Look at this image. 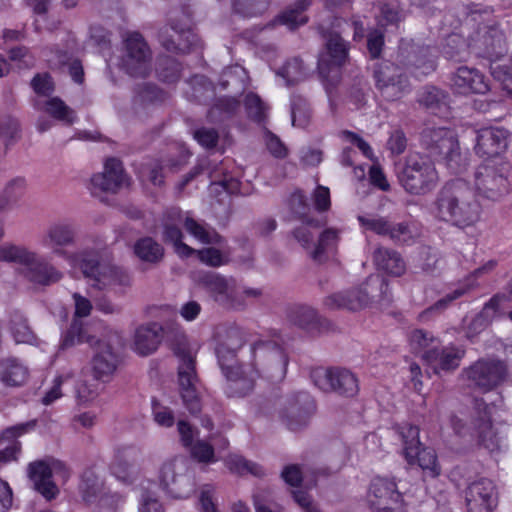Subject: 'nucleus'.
I'll use <instances>...</instances> for the list:
<instances>
[{"mask_svg":"<svg viewBox=\"0 0 512 512\" xmlns=\"http://www.w3.org/2000/svg\"><path fill=\"white\" fill-rule=\"evenodd\" d=\"M433 206L437 218L461 229L473 226L480 219L481 206L462 179L445 183L437 192Z\"/></svg>","mask_w":512,"mask_h":512,"instance_id":"1","label":"nucleus"},{"mask_svg":"<svg viewBox=\"0 0 512 512\" xmlns=\"http://www.w3.org/2000/svg\"><path fill=\"white\" fill-rule=\"evenodd\" d=\"M87 342L94 349L92 368L97 379H103L112 375L119 363V355L115 345L119 342L117 334H111L107 338L95 339L87 335L83 323L76 319L70 325L60 344L61 349H66L78 343Z\"/></svg>","mask_w":512,"mask_h":512,"instance_id":"2","label":"nucleus"},{"mask_svg":"<svg viewBox=\"0 0 512 512\" xmlns=\"http://www.w3.org/2000/svg\"><path fill=\"white\" fill-rule=\"evenodd\" d=\"M0 261L14 262L25 266L24 275L32 283L49 286L57 283L63 274L49 261L24 246L5 244L0 246Z\"/></svg>","mask_w":512,"mask_h":512,"instance_id":"3","label":"nucleus"},{"mask_svg":"<svg viewBox=\"0 0 512 512\" xmlns=\"http://www.w3.org/2000/svg\"><path fill=\"white\" fill-rule=\"evenodd\" d=\"M512 166L502 159H488L474 173L478 194L491 201H499L509 192Z\"/></svg>","mask_w":512,"mask_h":512,"instance_id":"4","label":"nucleus"},{"mask_svg":"<svg viewBox=\"0 0 512 512\" xmlns=\"http://www.w3.org/2000/svg\"><path fill=\"white\" fill-rule=\"evenodd\" d=\"M398 180L406 192L424 195L433 190L438 182L434 164L420 155H410L397 172Z\"/></svg>","mask_w":512,"mask_h":512,"instance_id":"5","label":"nucleus"},{"mask_svg":"<svg viewBox=\"0 0 512 512\" xmlns=\"http://www.w3.org/2000/svg\"><path fill=\"white\" fill-rule=\"evenodd\" d=\"M252 367L260 377L278 382L285 378L289 362L285 349L274 340H260L252 346Z\"/></svg>","mask_w":512,"mask_h":512,"instance_id":"6","label":"nucleus"},{"mask_svg":"<svg viewBox=\"0 0 512 512\" xmlns=\"http://www.w3.org/2000/svg\"><path fill=\"white\" fill-rule=\"evenodd\" d=\"M468 386L483 393L490 392L509 381L507 364L499 359H479L461 372Z\"/></svg>","mask_w":512,"mask_h":512,"instance_id":"7","label":"nucleus"},{"mask_svg":"<svg viewBox=\"0 0 512 512\" xmlns=\"http://www.w3.org/2000/svg\"><path fill=\"white\" fill-rule=\"evenodd\" d=\"M179 358L178 388L182 402L193 415L201 411L200 379L196 372V361L192 354L182 346L175 348Z\"/></svg>","mask_w":512,"mask_h":512,"instance_id":"8","label":"nucleus"},{"mask_svg":"<svg viewBox=\"0 0 512 512\" xmlns=\"http://www.w3.org/2000/svg\"><path fill=\"white\" fill-rule=\"evenodd\" d=\"M198 284L220 307L227 310H244L247 302L237 287L236 280L216 272H202L198 275Z\"/></svg>","mask_w":512,"mask_h":512,"instance_id":"9","label":"nucleus"},{"mask_svg":"<svg viewBox=\"0 0 512 512\" xmlns=\"http://www.w3.org/2000/svg\"><path fill=\"white\" fill-rule=\"evenodd\" d=\"M384 280L378 275H370L359 287L338 292L327 296L324 305L328 309H347L358 311L366 308L375 297L374 293L381 291Z\"/></svg>","mask_w":512,"mask_h":512,"instance_id":"10","label":"nucleus"},{"mask_svg":"<svg viewBox=\"0 0 512 512\" xmlns=\"http://www.w3.org/2000/svg\"><path fill=\"white\" fill-rule=\"evenodd\" d=\"M372 77L381 97L387 101L401 99L410 91V83L402 68L390 61L374 64Z\"/></svg>","mask_w":512,"mask_h":512,"instance_id":"11","label":"nucleus"},{"mask_svg":"<svg viewBox=\"0 0 512 512\" xmlns=\"http://www.w3.org/2000/svg\"><path fill=\"white\" fill-rule=\"evenodd\" d=\"M311 377L314 384L325 393L352 398L359 392L357 376L346 368L320 367L312 371Z\"/></svg>","mask_w":512,"mask_h":512,"instance_id":"12","label":"nucleus"},{"mask_svg":"<svg viewBox=\"0 0 512 512\" xmlns=\"http://www.w3.org/2000/svg\"><path fill=\"white\" fill-rule=\"evenodd\" d=\"M78 241L77 224L71 220H58L50 223L40 236V245L59 258L67 259L68 248L75 247Z\"/></svg>","mask_w":512,"mask_h":512,"instance_id":"13","label":"nucleus"},{"mask_svg":"<svg viewBox=\"0 0 512 512\" xmlns=\"http://www.w3.org/2000/svg\"><path fill=\"white\" fill-rule=\"evenodd\" d=\"M160 482L163 489L176 499L189 497L195 486L188 462L184 458L164 463L160 471Z\"/></svg>","mask_w":512,"mask_h":512,"instance_id":"14","label":"nucleus"},{"mask_svg":"<svg viewBox=\"0 0 512 512\" xmlns=\"http://www.w3.org/2000/svg\"><path fill=\"white\" fill-rule=\"evenodd\" d=\"M157 37L160 45L172 53L187 54L202 48L198 35L187 24L172 19L159 29Z\"/></svg>","mask_w":512,"mask_h":512,"instance_id":"15","label":"nucleus"},{"mask_svg":"<svg viewBox=\"0 0 512 512\" xmlns=\"http://www.w3.org/2000/svg\"><path fill=\"white\" fill-rule=\"evenodd\" d=\"M152 53L138 32L128 34L125 39L124 53L121 66L127 74L133 77H146L151 70Z\"/></svg>","mask_w":512,"mask_h":512,"instance_id":"16","label":"nucleus"},{"mask_svg":"<svg viewBox=\"0 0 512 512\" xmlns=\"http://www.w3.org/2000/svg\"><path fill=\"white\" fill-rule=\"evenodd\" d=\"M348 57V48L344 39L337 33H331L326 41V52L318 59L320 76L332 87L341 78L340 68Z\"/></svg>","mask_w":512,"mask_h":512,"instance_id":"17","label":"nucleus"},{"mask_svg":"<svg viewBox=\"0 0 512 512\" xmlns=\"http://www.w3.org/2000/svg\"><path fill=\"white\" fill-rule=\"evenodd\" d=\"M421 147L436 161L447 163L458 155V141L453 132L444 127H426L420 133Z\"/></svg>","mask_w":512,"mask_h":512,"instance_id":"18","label":"nucleus"},{"mask_svg":"<svg viewBox=\"0 0 512 512\" xmlns=\"http://www.w3.org/2000/svg\"><path fill=\"white\" fill-rule=\"evenodd\" d=\"M469 49L477 57L498 60L507 52L505 34L496 26L480 28L471 37Z\"/></svg>","mask_w":512,"mask_h":512,"instance_id":"19","label":"nucleus"},{"mask_svg":"<svg viewBox=\"0 0 512 512\" xmlns=\"http://www.w3.org/2000/svg\"><path fill=\"white\" fill-rule=\"evenodd\" d=\"M362 227L380 236H387L397 245L411 244L414 241V233L408 222L395 223L383 216H358Z\"/></svg>","mask_w":512,"mask_h":512,"instance_id":"20","label":"nucleus"},{"mask_svg":"<svg viewBox=\"0 0 512 512\" xmlns=\"http://www.w3.org/2000/svg\"><path fill=\"white\" fill-rule=\"evenodd\" d=\"M465 502L468 512H492L498 505V493L493 481L481 477L468 483Z\"/></svg>","mask_w":512,"mask_h":512,"instance_id":"21","label":"nucleus"},{"mask_svg":"<svg viewBox=\"0 0 512 512\" xmlns=\"http://www.w3.org/2000/svg\"><path fill=\"white\" fill-rule=\"evenodd\" d=\"M402 494L396 483L384 477H375L369 488L368 502L375 512H391L399 507Z\"/></svg>","mask_w":512,"mask_h":512,"instance_id":"22","label":"nucleus"},{"mask_svg":"<svg viewBox=\"0 0 512 512\" xmlns=\"http://www.w3.org/2000/svg\"><path fill=\"white\" fill-rule=\"evenodd\" d=\"M492 406L483 398L474 399V415L472 425L478 444L489 451L499 448V438L491 420Z\"/></svg>","mask_w":512,"mask_h":512,"instance_id":"23","label":"nucleus"},{"mask_svg":"<svg viewBox=\"0 0 512 512\" xmlns=\"http://www.w3.org/2000/svg\"><path fill=\"white\" fill-rule=\"evenodd\" d=\"M53 472L63 479L70 475L66 465L59 460L53 461L52 467L44 461H36L28 466V475L34 483V488L47 499L53 498L57 491L56 486L50 481Z\"/></svg>","mask_w":512,"mask_h":512,"instance_id":"24","label":"nucleus"},{"mask_svg":"<svg viewBox=\"0 0 512 512\" xmlns=\"http://www.w3.org/2000/svg\"><path fill=\"white\" fill-rule=\"evenodd\" d=\"M224 393L228 398H244L250 395L260 377L252 366L242 365L223 373Z\"/></svg>","mask_w":512,"mask_h":512,"instance_id":"25","label":"nucleus"},{"mask_svg":"<svg viewBox=\"0 0 512 512\" xmlns=\"http://www.w3.org/2000/svg\"><path fill=\"white\" fill-rule=\"evenodd\" d=\"M450 86L454 93L468 95L485 94L490 90L486 77L477 69L460 66L450 75Z\"/></svg>","mask_w":512,"mask_h":512,"instance_id":"26","label":"nucleus"},{"mask_svg":"<svg viewBox=\"0 0 512 512\" xmlns=\"http://www.w3.org/2000/svg\"><path fill=\"white\" fill-rule=\"evenodd\" d=\"M509 132L504 128L487 127L476 132L475 153L480 157L498 159L508 146Z\"/></svg>","mask_w":512,"mask_h":512,"instance_id":"27","label":"nucleus"},{"mask_svg":"<svg viewBox=\"0 0 512 512\" xmlns=\"http://www.w3.org/2000/svg\"><path fill=\"white\" fill-rule=\"evenodd\" d=\"M314 402L306 392H300L289 399L284 409L283 417L286 426L291 431H297L308 424L314 410Z\"/></svg>","mask_w":512,"mask_h":512,"instance_id":"28","label":"nucleus"},{"mask_svg":"<svg viewBox=\"0 0 512 512\" xmlns=\"http://www.w3.org/2000/svg\"><path fill=\"white\" fill-rule=\"evenodd\" d=\"M124 184H126V175L121 161L116 158L108 159L104 171L91 178L93 193L96 191L116 193Z\"/></svg>","mask_w":512,"mask_h":512,"instance_id":"29","label":"nucleus"},{"mask_svg":"<svg viewBox=\"0 0 512 512\" xmlns=\"http://www.w3.org/2000/svg\"><path fill=\"white\" fill-rule=\"evenodd\" d=\"M181 210L171 208L166 211L163 220V241L174 246L175 252L181 257H189L196 252L193 248L182 241L183 233L180 229Z\"/></svg>","mask_w":512,"mask_h":512,"instance_id":"30","label":"nucleus"},{"mask_svg":"<svg viewBox=\"0 0 512 512\" xmlns=\"http://www.w3.org/2000/svg\"><path fill=\"white\" fill-rule=\"evenodd\" d=\"M465 351L455 346L439 347L433 346L423 355V359L431 366L435 373L440 371L451 372L460 366Z\"/></svg>","mask_w":512,"mask_h":512,"instance_id":"31","label":"nucleus"},{"mask_svg":"<svg viewBox=\"0 0 512 512\" xmlns=\"http://www.w3.org/2000/svg\"><path fill=\"white\" fill-rule=\"evenodd\" d=\"M163 338V328L157 322L139 326L134 334V350L141 356L154 353Z\"/></svg>","mask_w":512,"mask_h":512,"instance_id":"32","label":"nucleus"},{"mask_svg":"<svg viewBox=\"0 0 512 512\" xmlns=\"http://www.w3.org/2000/svg\"><path fill=\"white\" fill-rule=\"evenodd\" d=\"M289 321L310 334H318L326 327V319L315 309L305 305L292 307L288 312Z\"/></svg>","mask_w":512,"mask_h":512,"instance_id":"33","label":"nucleus"},{"mask_svg":"<svg viewBox=\"0 0 512 512\" xmlns=\"http://www.w3.org/2000/svg\"><path fill=\"white\" fill-rule=\"evenodd\" d=\"M312 5V0H296L293 4L279 13L268 27L276 25L286 26L289 30H295L308 22L304 12Z\"/></svg>","mask_w":512,"mask_h":512,"instance_id":"34","label":"nucleus"},{"mask_svg":"<svg viewBox=\"0 0 512 512\" xmlns=\"http://www.w3.org/2000/svg\"><path fill=\"white\" fill-rule=\"evenodd\" d=\"M373 261L379 270L393 276H401L406 270V264L400 253L393 249L379 247L373 253Z\"/></svg>","mask_w":512,"mask_h":512,"instance_id":"35","label":"nucleus"},{"mask_svg":"<svg viewBox=\"0 0 512 512\" xmlns=\"http://www.w3.org/2000/svg\"><path fill=\"white\" fill-rule=\"evenodd\" d=\"M340 240V230L336 228H327L323 230L314 248L309 252L310 257L317 263H323L328 259L329 254L336 251Z\"/></svg>","mask_w":512,"mask_h":512,"instance_id":"36","label":"nucleus"},{"mask_svg":"<svg viewBox=\"0 0 512 512\" xmlns=\"http://www.w3.org/2000/svg\"><path fill=\"white\" fill-rule=\"evenodd\" d=\"M27 377V368L17 358L0 359V380L6 386H21L25 383Z\"/></svg>","mask_w":512,"mask_h":512,"instance_id":"37","label":"nucleus"},{"mask_svg":"<svg viewBox=\"0 0 512 512\" xmlns=\"http://www.w3.org/2000/svg\"><path fill=\"white\" fill-rule=\"evenodd\" d=\"M130 285L131 276L128 271L115 265H103L99 278H96V283H92V286L99 290L113 286L126 288Z\"/></svg>","mask_w":512,"mask_h":512,"instance_id":"38","label":"nucleus"},{"mask_svg":"<svg viewBox=\"0 0 512 512\" xmlns=\"http://www.w3.org/2000/svg\"><path fill=\"white\" fill-rule=\"evenodd\" d=\"M182 73V64L168 55H159L155 63V75L157 79L166 84L179 81Z\"/></svg>","mask_w":512,"mask_h":512,"instance_id":"39","label":"nucleus"},{"mask_svg":"<svg viewBox=\"0 0 512 512\" xmlns=\"http://www.w3.org/2000/svg\"><path fill=\"white\" fill-rule=\"evenodd\" d=\"M133 251L141 261L150 264H157L164 257L163 246L149 236L138 239L133 246Z\"/></svg>","mask_w":512,"mask_h":512,"instance_id":"40","label":"nucleus"},{"mask_svg":"<svg viewBox=\"0 0 512 512\" xmlns=\"http://www.w3.org/2000/svg\"><path fill=\"white\" fill-rule=\"evenodd\" d=\"M135 98L143 106L161 105L169 99V94L152 82H144L135 87Z\"/></svg>","mask_w":512,"mask_h":512,"instance_id":"41","label":"nucleus"},{"mask_svg":"<svg viewBox=\"0 0 512 512\" xmlns=\"http://www.w3.org/2000/svg\"><path fill=\"white\" fill-rule=\"evenodd\" d=\"M406 460L409 464L417 463L431 477H436L440 474L436 453L431 448L421 445L415 449V452H412L411 458H406Z\"/></svg>","mask_w":512,"mask_h":512,"instance_id":"42","label":"nucleus"},{"mask_svg":"<svg viewBox=\"0 0 512 512\" xmlns=\"http://www.w3.org/2000/svg\"><path fill=\"white\" fill-rule=\"evenodd\" d=\"M184 227L188 233L204 244H218L223 242V237L212 227L201 224L191 217H186Z\"/></svg>","mask_w":512,"mask_h":512,"instance_id":"43","label":"nucleus"},{"mask_svg":"<svg viewBox=\"0 0 512 512\" xmlns=\"http://www.w3.org/2000/svg\"><path fill=\"white\" fill-rule=\"evenodd\" d=\"M448 94L435 86H425L418 94V103L432 112L447 107Z\"/></svg>","mask_w":512,"mask_h":512,"instance_id":"44","label":"nucleus"},{"mask_svg":"<svg viewBox=\"0 0 512 512\" xmlns=\"http://www.w3.org/2000/svg\"><path fill=\"white\" fill-rule=\"evenodd\" d=\"M189 85L191 87V92H187V95L190 99L205 104L214 98V86L206 76H193L189 80Z\"/></svg>","mask_w":512,"mask_h":512,"instance_id":"45","label":"nucleus"},{"mask_svg":"<svg viewBox=\"0 0 512 512\" xmlns=\"http://www.w3.org/2000/svg\"><path fill=\"white\" fill-rule=\"evenodd\" d=\"M444 37L442 50L445 57L458 62L464 60L469 48V44L466 43L464 37L458 33H449Z\"/></svg>","mask_w":512,"mask_h":512,"instance_id":"46","label":"nucleus"},{"mask_svg":"<svg viewBox=\"0 0 512 512\" xmlns=\"http://www.w3.org/2000/svg\"><path fill=\"white\" fill-rule=\"evenodd\" d=\"M10 331L17 343L32 344L36 339L27 319L18 311L11 314Z\"/></svg>","mask_w":512,"mask_h":512,"instance_id":"47","label":"nucleus"},{"mask_svg":"<svg viewBox=\"0 0 512 512\" xmlns=\"http://www.w3.org/2000/svg\"><path fill=\"white\" fill-rule=\"evenodd\" d=\"M102 483L92 469H86L81 475L79 491L85 503H92L100 493Z\"/></svg>","mask_w":512,"mask_h":512,"instance_id":"48","label":"nucleus"},{"mask_svg":"<svg viewBox=\"0 0 512 512\" xmlns=\"http://www.w3.org/2000/svg\"><path fill=\"white\" fill-rule=\"evenodd\" d=\"M301 221L302 224L292 231V236L303 248L311 251L315 244L311 228H321L325 225V222L315 218H306V220Z\"/></svg>","mask_w":512,"mask_h":512,"instance_id":"49","label":"nucleus"},{"mask_svg":"<svg viewBox=\"0 0 512 512\" xmlns=\"http://www.w3.org/2000/svg\"><path fill=\"white\" fill-rule=\"evenodd\" d=\"M244 107L247 117L258 124L266 121L268 116V105L255 93L250 92L244 98Z\"/></svg>","mask_w":512,"mask_h":512,"instance_id":"50","label":"nucleus"},{"mask_svg":"<svg viewBox=\"0 0 512 512\" xmlns=\"http://www.w3.org/2000/svg\"><path fill=\"white\" fill-rule=\"evenodd\" d=\"M292 125L305 128L311 119V109L308 101L301 95L294 94L291 97Z\"/></svg>","mask_w":512,"mask_h":512,"instance_id":"51","label":"nucleus"},{"mask_svg":"<svg viewBox=\"0 0 512 512\" xmlns=\"http://www.w3.org/2000/svg\"><path fill=\"white\" fill-rule=\"evenodd\" d=\"M235 13L251 18L263 15L270 6V0H231Z\"/></svg>","mask_w":512,"mask_h":512,"instance_id":"52","label":"nucleus"},{"mask_svg":"<svg viewBox=\"0 0 512 512\" xmlns=\"http://www.w3.org/2000/svg\"><path fill=\"white\" fill-rule=\"evenodd\" d=\"M26 181L24 178L17 177L7 183L0 195V213L15 204L24 194Z\"/></svg>","mask_w":512,"mask_h":512,"instance_id":"53","label":"nucleus"},{"mask_svg":"<svg viewBox=\"0 0 512 512\" xmlns=\"http://www.w3.org/2000/svg\"><path fill=\"white\" fill-rule=\"evenodd\" d=\"M277 75L286 81L287 86L295 85L306 77L302 60L293 58L288 60L278 71Z\"/></svg>","mask_w":512,"mask_h":512,"instance_id":"54","label":"nucleus"},{"mask_svg":"<svg viewBox=\"0 0 512 512\" xmlns=\"http://www.w3.org/2000/svg\"><path fill=\"white\" fill-rule=\"evenodd\" d=\"M244 343V332L238 326H226L218 332L217 345L240 350Z\"/></svg>","mask_w":512,"mask_h":512,"instance_id":"55","label":"nucleus"},{"mask_svg":"<svg viewBox=\"0 0 512 512\" xmlns=\"http://www.w3.org/2000/svg\"><path fill=\"white\" fill-rule=\"evenodd\" d=\"M239 108V101L231 97H222L216 100L208 112L212 119L223 120L232 117Z\"/></svg>","mask_w":512,"mask_h":512,"instance_id":"56","label":"nucleus"},{"mask_svg":"<svg viewBox=\"0 0 512 512\" xmlns=\"http://www.w3.org/2000/svg\"><path fill=\"white\" fill-rule=\"evenodd\" d=\"M46 112L53 118L72 124L74 111L68 107L59 97H52L46 102Z\"/></svg>","mask_w":512,"mask_h":512,"instance_id":"57","label":"nucleus"},{"mask_svg":"<svg viewBox=\"0 0 512 512\" xmlns=\"http://www.w3.org/2000/svg\"><path fill=\"white\" fill-rule=\"evenodd\" d=\"M196 506L198 512H219L216 489L213 485L204 484L200 487Z\"/></svg>","mask_w":512,"mask_h":512,"instance_id":"58","label":"nucleus"},{"mask_svg":"<svg viewBox=\"0 0 512 512\" xmlns=\"http://www.w3.org/2000/svg\"><path fill=\"white\" fill-rule=\"evenodd\" d=\"M409 341L415 352L423 351V354L433 346H438L439 340L430 332L423 329H416L410 333Z\"/></svg>","mask_w":512,"mask_h":512,"instance_id":"59","label":"nucleus"},{"mask_svg":"<svg viewBox=\"0 0 512 512\" xmlns=\"http://www.w3.org/2000/svg\"><path fill=\"white\" fill-rule=\"evenodd\" d=\"M227 466L230 471L238 474L251 473L254 476L264 475V471L257 463L246 460L245 458L234 455L228 458Z\"/></svg>","mask_w":512,"mask_h":512,"instance_id":"60","label":"nucleus"},{"mask_svg":"<svg viewBox=\"0 0 512 512\" xmlns=\"http://www.w3.org/2000/svg\"><path fill=\"white\" fill-rule=\"evenodd\" d=\"M239 350L232 348L222 347L217 345L215 348V354L218 360L222 374L228 370L234 369L243 364L237 363V353Z\"/></svg>","mask_w":512,"mask_h":512,"instance_id":"61","label":"nucleus"},{"mask_svg":"<svg viewBox=\"0 0 512 512\" xmlns=\"http://www.w3.org/2000/svg\"><path fill=\"white\" fill-rule=\"evenodd\" d=\"M369 90L368 83L363 77L356 78L348 90V99L356 108H361L366 104L367 93Z\"/></svg>","mask_w":512,"mask_h":512,"instance_id":"62","label":"nucleus"},{"mask_svg":"<svg viewBox=\"0 0 512 512\" xmlns=\"http://www.w3.org/2000/svg\"><path fill=\"white\" fill-rule=\"evenodd\" d=\"M401 435L403 439L405 458H411L412 452H415V449L422 445L419 440V427L406 425L402 428Z\"/></svg>","mask_w":512,"mask_h":512,"instance_id":"63","label":"nucleus"},{"mask_svg":"<svg viewBox=\"0 0 512 512\" xmlns=\"http://www.w3.org/2000/svg\"><path fill=\"white\" fill-rule=\"evenodd\" d=\"M130 451L125 450L116 456L115 461L111 465L112 473L121 481L126 482L129 479V470L133 467L134 463L128 461Z\"/></svg>","mask_w":512,"mask_h":512,"instance_id":"64","label":"nucleus"}]
</instances>
